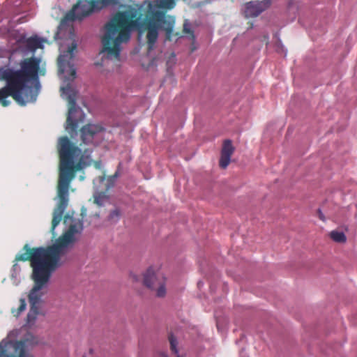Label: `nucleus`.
<instances>
[{"label": "nucleus", "instance_id": "1", "mask_svg": "<svg viewBox=\"0 0 357 357\" xmlns=\"http://www.w3.org/2000/svg\"><path fill=\"white\" fill-rule=\"evenodd\" d=\"M144 6H146L147 10L142 20V14L138 15L137 10L133 8L117 12L105 24V33L102 38V51L109 56L117 59L119 58L121 43L130 40L131 32L134 30H138L139 33L146 32L149 51L153 50L160 29L164 30L167 38L170 39L174 29V21L167 19L164 12L154 8L171 10L175 7L176 1L155 0L153 4L150 0H144L138 8L140 10Z\"/></svg>", "mask_w": 357, "mask_h": 357}, {"label": "nucleus", "instance_id": "2", "mask_svg": "<svg viewBox=\"0 0 357 357\" xmlns=\"http://www.w3.org/2000/svg\"><path fill=\"white\" fill-rule=\"evenodd\" d=\"M24 252L16 255V261L30 262L32 268L31 279L33 287L29 294L30 310L27 314L24 326L31 328L40 313L43 289L47 286L51 275L61 266L60 260L52 245L31 248L28 244L23 247Z\"/></svg>", "mask_w": 357, "mask_h": 357}, {"label": "nucleus", "instance_id": "3", "mask_svg": "<svg viewBox=\"0 0 357 357\" xmlns=\"http://www.w3.org/2000/svg\"><path fill=\"white\" fill-rule=\"evenodd\" d=\"M59 154V174L57 185L59 202L53 212L51 232L54 236V229L62 220L63 213L69 201V187L75 176V173L91 165L92 160L85 150L82 154L81 149L73 144L68 137H61L58 143Z\"/></svg>", "mask_w": 357, "mask_h": 357}, {"label": "nucleus", "instance_id": "4", "mask_svg": "<svg viewBox=\"0 0 357 357\" xmlns=\"http://www.w3.org/2000/svg\"><path fill=\"white\" fill-rule=\"evenodd\" d=\"M77 50V43H72L68 50L63 52L58 57L59 72L61 74L64 73L66 68H69L68 76H65L64 82L66 86L61 87L62 96H65V98L68 102V113L66 119V129L69 132H76L79 123L84 122L85 114L79 107H76L77 91L71 86V82L76 77V70L71 61L74 58V52Z\"/></svg>", "mask_w": 357, "mask_h": 357}, {"label": "nucleus", "instance_id": "5", "mask_svg": "<svg viewBox=\"0 0 357 357\" xmlns=\"http://www.w3.org/2000/svg\"><path fill=\"white\" fill-rule=\"evenodd\" d=\"M39 65L40 61L31 57L22 61L20 70L6 68L3 72V78L10 79V84L13 85L15 91L14 100L20 105L36 100L37 92L26 86V83L37 77Z\"/></svg>", "mask_w": 357, "mask_h": 357}, {"label": "nucleus", "instance_id": "6", "mask_svg": "<svg viewBox=\"0 0 357 357\" xmlns=\"http://www.w3.org/2000/svg\"><path fill=\"white\" fill-rule=\"evenodd\" d=\"M69 220L71 223L68 229L51 245L59 260L72 247L75 242V234L81 232L83 229L82 221L73 220V216L68 213L63 217V222L68 224Z\"/></svg>", "mask_w": 357, "mask_h": 357}, {"label": "nucleus", "instance_id": "7", "mask_svg": "<svg viewBox=\"0 0 357 357\" xmlns=\"http://www.w3.org/2000/svg\"><path fill=\"white\" fill-rule=\"evenodd\" d=\"M0 357H34L24 342L9 340L8 337L0 342Z\"/></svg>", "mask_w": 357, "mask_h": 357}, {"label": "nucleus", "instance_id": "8", "mask_svg": "<svg viewBox=\"0 0 357 357\" xmlns=\"http://www.w3.org/2000/svg\"><path fill=\"white\" fill-rule=\"evenodd\" d=\"M143 283L155 291L158 297L162 298L166 295V278L161 272H155L152 268H149L144 275Z\"/></svg>", "mask_w": 357, "mask_h": 357}, {"label": "nucleus", "instance_id": "9", "mask_svg": "<svg viewBox=\"0 0 357 357\" xmlns=\"http://www.w3.org/2000/svg\"><path fill=\"white\" fill-rule=\"evenodd\" d=\"M99 11L95 0H79L69 13L72 20H82L94 12Z\"/></svg>", "mask_w": 357, "mask_h": 357}, {"label": "nucleus", "instance_id": "10", "mask_svg": "<svg viewBox=\"0 0 357 357\" xmlns=\"http://www.w3.org/2000/svg\"><path fill=\"white\" fill-rule=\"evenodd\" d=\"M104 130L99 124L88 123L79 130L80 138L84 144L96 145L98 143V135Z\"/></svg>", "mask_w": 357, "mask_h": 357}, {"label": "nucleus", "instance_id": "11", "mask_svg": "<svg viewBox=\"0 0 357 357\" xmlns=\"http://www.w3.org/2000/svg\"><path fill=\"white\" fill-rule=\"evenodd\" d=\"M5 70L6 68H0V103L2 106L7 107L10 101L6 98L11 96L14 99L15 91L13 85L10 84V79L3 78Z\"/></svg>", "mask_w": 357, "mask_h": 357}, {"label": "nucleus", "instance_id": "12", "mask_svg": "<svg viewBox=\"0 0 357 357\" xmlns=\"http://www.w3.org/2000/svg\"><path fill=\"white\" fill-rule=\"evenodd\" d=\"M270 5L269 0L248 2L245 4L244 15L246 18L257 17L266 10Z\"/></svg>", "mask_w": 357, "mask_h": 357}, {"label": "nucleus", "instance_id": "13", "mask_svg": "<svg viewBox=\"0 0 357 357\" xmlns=\"http://www.w3.org/2000/svg\"><path fill=\"white\" fill-rule=\"evenodd\" d=\"M234 147L230 139H225L222 144L219 165L222 169H226L229 165L231 157L234 152Z\"/></svg>", "mask_w": 357, "mask_h": 357}, {"label": "nucleus", "instance_id": "14", "mask_svg": "<svg viewBox=\"0 0 357 357\" xmlns=\"http://www.w3.org/2000/svg\"><path fill=\"white\" fill-rule=\"evenodd\" d=\"M47 40L38 36L30 37L26 40V44L27 47L33 51L37 49L43 48V43Z\"/></svg>", "mask_w": 357, "mask_h": 357}, {"label": "nucleus", "instance_id": "15", "mask_svg": "<svg viewBox=\"0 0 357 357\" xmlns=\"http://www.w3.org/2000/svg\"><path fill=\"white\" fill-rule=\"evenodd\" d=\"M331 238L336 243H345L347 241V237L342 231H332L330 233Z\"/></svg>", "mask_w": 357, "mask_h": 357}, {"label": "nucleus", "instance_id": "16", "mask_svg": "<svg viewBox=\"0 0 357 357\" xmlns=\"http://www.w3.org/2000/svg\"><path fill=\"white\" fill-rule=\"evenodd\" d=\"M26 303L25 299L20 298L19 307L17 308H12L11 313L14 317H18L26 310Z\"/></svg>", "mask_w": 357, "mask_h": 357}, {"label": "nucleus", "instance_id": "17", "mask_svg": "<svg viewBox=\"0 0 357 357\" xmlns=\"http://www.w3.org/2000/svg\"><path fill=\"white\" fill-rule=\"evenodd\" d=\"M169 343L172 351L176 355L177 357H183L178 354V340L176 336H169Z\"/></svg>", "mask_w": 357, "mask_h": 357}, {"label": "nucleus", "instance_id": "18", "mask_svg": "<svg viewBox=\"0 0 357 357\" xmlns=\"http://www.w3.org/2000/svg\"><path fill=\"white\" fill-rule=\"evenodd\" d=\"M98 6V10H100L102 8L112 5L115 4L117 0H95Z\"/></svg>", "mask_w": 357, "mask_h": 357}, {"label": "nucleus", "instance_id": "19", "mask_svg": "<svg viewBox=\"0 0 357 357\" xmlns=\"http://www.w3.org/2000/svg\"><path fill=\"white\" fill-rule=\"evenodd\" d=\"M121 216V212L119 209L116 208L111 211L109 215V220L112 221H117Z\"/></svg>", "mask_w": 357, "mask_h": 357}, {"label": "nucleus", "instance_id": "20", "mask_svg": "<svg viewBox=\"0 0 357 357\" xmlns=\"http://www.w3.org/2000/svg\"><path fill=\"white\" fill-rule=\"evenodd\" d=\"M105 198L106 196L104 194H99L98 195L95 196L94 202L98 206H102Z\"/></svg>", "mask_w": 357, "mask_h": 357}, {"label": "nucleus", "instance_id": "21", "mask_svg": "<svg viewBox=\"0 0 357 357\" xmlns=\"http://www.w3.org/2000/svg\"><path fill=\"white\" fill-rule=\"evenodd\" d=\"M236 344L238 345L240 344H245L247 342V338L246 336H241L238 340L236 341Z\"/></svg>", "mask_w": 357, "mask_h": 357}, {"label": "nucleus", "instance_id": "22", "mask_svg": "<svg viewBox=\"0 0 357 357\" xmlns=\"http://www.w3.org/2000/svg\"><path fill=\"white\" fill-rule=\"evenodd\" d=\"M318 214H319V218L321 220H324V215L323 213H321V210L319 209L318 210Z\"/></svg>", "mask_w": 357, "mask_h": 357}, {"label": "nucleus", "instance_id": "23", "mask_svg": "<svg viewBox=\"0 0 357 357\" xmlns=\"http://www.w3.org/2000/svg\"><path fill=\"white\" fill-rule=\"evenodd\" d=\"M117 176H118V173H117V172H116V173L114 174V175L113 176V177H114V178H116V177H117Z\"/></svg>", "mask_w": 357, "mask_h": 357}, {"label": "nucleus", "instance_id": "24", "mask_svg": "<svg viewBox=\"0 0 357 357\" xmlns=\"http://www.w3.org/2000/svg\"><path fill=\"white\" fill-rule=\"evenodd\" d=\"M161 356H163V357H168V356H167L166 354H161Z\"/></svg>", "mask_w": 357, "mask_h": 357}, {"label": "nucleus", "instance_id": "25", "mask_svg": "<svg viewBox=\"0 0 357 357\" xmlns=\"http://www.w3.org/2000/svg\"><path fill=\"white\" fill-rule=\"evenodd\" d=\"M84 357H86V356H84Z\"/></svg>", "mask_w": 357, "mask_h": 357}]
</instances>
